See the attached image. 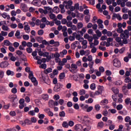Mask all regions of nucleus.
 Segmentation results:
<instances>
[{"instance_id": "7ed1b4c3", "label": "nucleus", "mask_w": 131, "mask_h": 131, "mask_svg": "<svg viewBox=\"0 0 131 131\" xmlns=\"http://www.w3.org/2000/svg\"><path fill=\"white\" fill-rule=\"evenodd\" d=\"M81 120L86 124H90L91 119L89 117L84 116L81 118Z\"/></svg>"}, {"instance_id": "dca6fc26", "label": "nucleus", "mask_w": 131, "mask_h": 131, "mask_svg": "<svg viewBox=\"0 0 131 131\" xmlns=\"http://www.w3.org/2000/svg\"><path fill=\"white\" fill-rule=\"evenodd\" d=\"M53 13H56V14H58V13H60V8L58 7V6L55 7L53 10Z\"/></svg>"}, {"instance_id": "bb28decb", "label": "nucleus", "mask_w": 131, "mask_h": 131, "mask_svg": "<svg viewBox=\"0 0 131 131\" xmlns=\"http://www.w3.org/2000/svg\"><path fill=\"white\" fill-rule=\"evenodd\" d=\"M36 39L38 42H39V43H41L43 40L42 39H43V38L42 37L38 36L36 37Z\"/></svg>"}, {"instance_id": "f704fd0d", "label": "nucleus", "mask_w": 131, "mask_h": 131, "mask_svg": "<svg viewBox=\"0 0 131 131\" xmlns=\"http://www.w3.org/2000/svg\"><path fill=\"white\" fill-rule=\"evenodd\" d=\"M80 96H83V95H85V90L82 89L79 91Z\"/></svg>"}, {"instance_id": "a19ab883", "label": "nucleus", "mask_w": 131, "mask_h": 131, "mask_svg": "<svg viewBox=\"0 0 131 131\" xmlns=\"http://www.w3.org/2000/svg\"><path fill=\"white\" fill-rule=\"evenodd\" d=\"M112 98L114 102H116L117 101V95L116 94L113 95Z\"/></svg>"}, {"instance_id": "3c124183", "label": "nucleus", "mask_w": 131, "mask_h": 131, "mask_svg": "<svg viewBox=\"0 0 131 131\" xmlns=\"http://www.w3.org/2000/svg\"><path fill=\"white\" fill-rule=\"evenodd\" d=\"M31 79L32 82H37V80H36V78L34 77H32L31 78H29Z\"/></svg>"}, {"instance_id": "f257e3e1", "label": "nucleus", "mask_w": 131, "mask_h": 131, "mask_svg": "<svg viewBox=\"0 0 131 131\" xmlns=\"http://www.w3.org/2000/svg\"><path fill=\"white\" fill-rule=\"evenodd\" d=\"M48 104H49V106L50 107V108H54V106H58L59 105L58 101H54L53 100H49Z\"/></svg>"}, {"instance_id": "58836bf2", "label": "nucleus", "mask_w": 131, "mask_h": 131, "mask_svg": "<svg viewBox=\"0 0 131 131\" xmlns=\"http://www.w3.org/2000/svg\"><path fill=\"white\" fill-rule=\"evenodd\" d=\"M124 33L126 35V38H128V35L129 34V32H128V31L127 30H125L124 31Z\"/></svg>"}, {"instance_id": "c756f323", "label": "nucleus", "mask_w": 131, "mask_h": 131, "mask_svg": "<svg viewBox=\"0 0 131 131\" xmlns=\"http://www.w3.org/2000/svg\"><path fill=\"white\" fill-rule=\"evenodd\" d=\"M59 115L60 117H65L66 114L65 113V112L62 111V112H59Z\"/></svg>"}, {"instance_id": "e433bc0d", "label": "nucleus", "mask_w": 131, "mask_h": 131, "mask_svg": "<svg viewBox=\"0 0 131 131\" xmlns=\"http://www.w3.org/2000/svg\"><path fill=\"white\" fill-rule=\"evenodd\" d=\"M130 102V98L128 97L125 99V103L126 105H129Z\"/></svg>"}, {"instance_id": "f3484780", "label": "nucleus", "mask_w": 131, "mask_h": 131, "mask_svg": "<svg viewBox=\"0 0 131 131\" xmlns=\"http://www.w3.org/2000/svg\"><path fill=\"white\" fill-rule=\"evenodd\" d=\"M24 30L27 33H29V32H30V27H29V25H25L24 27Z\"/></svg>"}, {"instance_id": "cd10ccee", "label": "nucleus", "mask_w": 131, "mask_h": 131, "mask_svg": "<svg viewBox=\"0 0 131 131\" xmlns=\"http://www.w3.org/2000/svg\"><path fill=\"white\" fill-rule=\"evenodd\" d=\"M112 90L113 92H114L115 95H118V94H119V90L118 89L112 88Z\"/></svg>"}, {"instance_id": "0e129e2a", "label": "nucleus", "mask_w": 131, "mask_h": 131, "mask_svg": "<svg viewBox=\"0 0 131 131\" xmlns=\"http://www.w3.org/2000/svg\"><path fill=\"white\" fill-rule=\"evenodd\" d=\"M31 77H33V72L30 71L29 72V78H31Z\"/></svg>"}, {"instance_id": "de8ad7c7", "label": "nucleus", "mask_w": 131, "mask_h": 131, "mask_svg": "<svg viewBox=\"0 0 131 131\" xmlns=\"http://www.w3.org/2000/svg\"><path fill=\"white\" fill-rule=\"evenodd\" d=\"M100 108H101V106L99 104H96L95 105V108L96 111H100Z\"/></svg>"}, {"instance_id": "6e6d98bb", "label": "nucleus", "mask_w": 131, "mask_h": 131, "mask_svg": "<svg viewBox=\"0 0 131 131\" xmlns=\"http://www.w3.org/2000/svg\"><path fill=\"white\" fill-rule=\"evenodd\" d=\"M69 126L72 127L74 125V122L73 121H70L68 123Z\"/></svg>"}, {"instance_id": "09e8293b", "label": "nucleus", "mask_w": 131, "mask_h": 131, "mask_svg": "<svg viewBox=\"0 0 131 131\" xmlns=\"http://www.w3.org/2000/svg\"><path fill=\"white\" fill-rule=\"evenodd\" d=\"M44 33L43 30L41 29L38 31V34L40 36L43 35Z\"/></svg>"}, {"instance_id": "a18cd8bd", "label": "nucleus", "mask_w": 131, "mask_h": 131, "mask_svg": "<svg viewBox=\"0 0 131 131\" xmlns=\"http://www.w3.org/2000/svg\"><path fill=\"white\" fill-rule=\"evenodd\" d=\"M96 33L98 37H101V36H102V33L99 30L96 31Z\"/></svg>"}, {"instance_id": "4be33fe9", "label": "nucleus", "mask_w": 131, "mask_h": 131, "mask_svg": "<svg viewBox=\"0 0 131 131\" xmlns=\"http://www.w3.org/2000/svg\"><path fill=\"white\" fill-rule=\"evenodd\" d=\"M108 101L107 99H104L101 101L100 104L104 106L105 105H107V104H108Z\"/></svg>"}, {"instance_id": "72a5a7b5", "label": "nucleus", "mask_w": 131, "mask_h": 131, "mask_svg": "<svg viewBox=\"0 0 131 131\" xmlns=\"http://www.w3.org/2000/svg\"><path fill=\"white\" fill-rule=\"evenodd\" d=\"M90 89L91 90H92V91L96 90V84H95V83L91 84L90 85Z\"/></svg>"}, {"instance_id": "f8f14e48", "label": "nucleus", "mask_w": 131, "mask_h": 131, "mask_svg": "<svg viewBox=\"0 0 131 131\" xmlns=\"http://www.w3.org/2000/svg\"><path fill=\"white\" fill-rule=\"evenodd\" d=\"M65 4H67L68 5L70 6V7H71L72 5L73 4V1L72 0H69L68 1H64L63 2V5H65Z\"/></svg>"}, {"instance_id": "a878e982", "label": "nucleus", "mask_w": 131, "mask_h": 131, "mask_svg": "<svg viewBox=\"0 0 131 131\" xmlns=\"http://www.w3.org/2000/svg\"><path fill=\"white\" fill-rule=\"evenodd\" d=\"M19 58H20L22 61H24L25 62L27 61V59H26V56L24 54H23L21 56H19Z\"/></svg>"}, {"instance_id": "c03bdc74", "label": "nucleus", "mask_w": 131, "mask_h": 131, "mask_svg": "<svg viewBox=\"0 0 131 131\" xmlns=\"http://www.w3.org/2000/svg\"><path fill=\"white\" fill-rule=\"evenodd\" d=\"M27 52L28 53V54H31L32 52V48L31 47H29L26 49Z\"/></svg>"}, {"instance_id": "4468645a", "label": "nucleus", "mask_w": 131, "mask_h": 131, "mask_svg": "<svg viewBox=\"0 0 131 131\" xmlns=\"http://www.w3.org/2000/svg\"><path fill=\"white\" fill-rule=\"evenodd\" d=\"M53 72V69L52 68H48L44 71L45 74H49Z\"/></svg>"}, {"instance_id": "864d4df0", "label": "nucleus", "mask_w": 131, "mask_h": 131, "mask_svg": "<svg viewBox=\"0 0 131 131\" xmlns=\"http://www.w3.org/2000/svg\"><path fill=\"white\" fill-rule=\"evenodd\" d=\"M28 114L32 116H34V115H35V112L33 110L29 112Z\"/></svg>"}, {"instance_id": "603ef678", "label": "nucleus", "mask_w": 131, "mask_h": 131, "mask_svg": "<svg viewBox=\"0 0 131 131\" xmlns=\"http://www.w3.org/2000/svg\"><path fill=\"white\" fill-rule=\"evenodd\" d=\"M23 38L25 40H28L29 39V35H24Z\"/></svg>"}, {"instance_id": "39448f33", "label": "nucleus", "mask_w": 131, "mask_h": 131, "mask_svg": "<svg viewBox=\"0 0 131 131\" xmlns=\"http://www.w3.org/2000/svg\"><path fill=\"white\" fill-rule=\"evenodd\" d=\"M74 128L75 131H82V128H83V127H82V125L77 124L74 126Z\"/></svg>"}, {"instance_id": "e2e57ef3", "label": "nucleus", "mask_w": 131, "mask_h": 131, "mask_svg": "<svg viewBox=\"0 0 131 131\" xmlns=\"http://www.w3.org/2000/svg\"><path fill=\"white\" fill-rule=\"evenodd\" d=\"M72 21H68L67 23V26L68 27H71L72 26Z\"/></svg>"}, {"instance_id": "c9c22d12", "label": "nucleus", "mask_w": 131, "mask_h": 131, "mask_svg": "<svg viewBox=\"0 0 131 131\" xmlns=\"http://www.w3.org/2000/svg\"><path fill=\"white\" fill-rule=\"evenodd\" d=\"M53 99H54V100H56V101H58V100L60 99V96L58 94H55L53 96Z\"/></svg>"}, {"instance_id": "f03ea898", "label": "nucleus", "mask_w": 131, "mask_h": 131, "mask_svg": "<svg viewBox=\"0 0 131 131\" xmlns=\"http://www.w3.org/2000/svg\"><path fill=\"white\" fill-rule=\"evenodd\" d=\"M113 65L115 67H117V68H119L121 66V63H120V61L118 60L117 58H115L114 59L113 61Z\"/></svg>"}, {"instance_id": "7c9ffc66", "label": "nucleus", "mask_w": 131, "mask_h": 131, "mask_svg": "<svg viewBox=\"0 0 131 131\" xmlns=\"http://www.w3.org/2000/svg\"><path fill=\"white\" fill-rule=\"evenodd\" d=\"M103 126H104V122H100L98 123V127H99V128H103Z\"/></svg>"}, {"instance_id": "13d9d810", "label": "nucleus", "mask_w": 131, "mask_h": 131, "mask_svg": "<svg viewBox=\"0 0 131 131\" xmlns=\"http://www.w3.org/2000/svg\"><path fill=\"white\" fill-rule=\"evenodd\" d=\"M123 19L124 20H126L128 19V15L127 14H124L122 16Z\"/></svg>"}, {"instance_id": "8fccbe9b", "label": "nucleus", "mask_w": 131, "mask_h": 131, "mask_svg": "<svg viewBox=\"0 0 131 131\" xmlns=\"http://www.w3.org/2000/svg\"><path fill=\"white\" fill-rule=\"evenodd\" d=\"M67 19L66 18H62L61 19V24L65 25V24H67Z\"/></svg>"}, {"instance_id": "9d476101", "label": "nucleus", "mask_w": 131, "mask_h": 131, "mask_svg": "<svg viewBox=\"0 0 131 131\" xmlns=\"http://www.w3.org/2000/svg\"><path fill=\"white\" fill-rule=\"evenodd\" d=\"M8 58H10V61H12V62H15L16 61V57L14 56V54L13 53L10 52L8 54Z\"/></svg>"}, {"instance_id": "5701e85b", "label": "nucleus", "mask_w": 131, "mask_h": 131, "mask_svg": "<svg viewBox=\"0 0 131 131\" xmlns=\"http://www.w3.org/2000/svg\"><path fill=\"white\" fill-rule=\"evenodd\" d=\"M44 9L46 11H48V10L49 11V13H53V9H52V8H51L49 6H47V7L45 6Z\"/></svg>"}, {"instance_id": "49530a36", "label": "nucleus", "mask_w": 131, "mask_h": 131, "mask_svg": "<svg viewBox=\"0 0 131 131\" xmlns=\"http://www.w3.org/2000/svg\"><path fill=\"white\" fill-rule=\"evenodd\" d=\"M117 110H121L122 109V108H123V106L122 105V104H118L117 106Z\"/></svg>"}, {"instance_id": "bf43d9fd", "label": "nucleus", "mask_w": 131, "mask_h": 131, "mask_svg": "<svg viewBox=\"0 0 131 131\" xmlns=\"http://www.w3.org/2000/svg\"><path fill=\"white\" fill-rule=\"evenodd\" d=\"M8 49L10 52H12V53L15 52V48L12 46H9Z\"/></svg>"}, {"instance_id": "ddd939ff", "label": "nucleus", "mask_w": 131, "mask_h": 131, "mask_svg": "<svg viewBox=\"0 0 131 131\" xmlns=\"http://www.w3.org/2000/svg\"><path fill=\"white\" fill-rule=\"evenodd\" d=\"M6 74L7 75H8V76H10V75L11 76H14V75L15 74V73H14V72L11 71L10 70H8L6 71Z\"/></svg>"}, {"instance_id": "4d7b16f0", "label": "nucleus", "mask_w": 131, "mask_h": 131, "mask_svg": "<svg viewBox=\"0 0 131 131\" xmlns=\"http://www.w3.org/2000/svg\"><path fill=\"white\" fill-rule=\"evenodd\" d=\"M39 68H42V69H46L47 68V64L43 63L39 66Z\"/></svg>"}, {"instance_id": "473e14b6", "label": "nucleus", "mask_w": 131, "mask_h": 131, "mask_svg": "<svg viewBox=\"0 0 131 131\" xmlns=\"http://www.w3.org/2000/svg\"><path fill=\"white\" fill-rule=\"evenodd\" d=\"M59 79H64L65 77V73H61L59 74Z\"/></svg>"}, {"instance_id": "052dcab7", "label": "nucleus", "mask_w": 131, "mask_h": 131, "mask_svg": "<svg viewBox=\"0 0 131 131\" xmlns=\"http://www.w3.org/2000/svg\"><path fill=\"white\" fill-rule=\"evenodd\" d=\"M94 66V61H90L88 66L90 67V68L92 69L93 68V66Z\"/></svg>"}, {"instance_id": "4c0bfd02", "label": "nucleus", "mask_w": 131, "mask_h": 131, "mask_svg": "<svg viewBox=\"0 0 131 131\" xmlns=\"http://www.w3.org/2000/svg\"><path fill=\"white\" fill-rule=\"evenodd\" d=\"M10 99H13V103H14V101H15V100H16V99H17V96L15 95H12L9 97Z\"/></svg>"}, {"instance_id": "1a4fd4ad", "label": "nucleus", "mask_w": 131, "mask_h": 131, "mask_svg": "<svg viewBox=\"0 0 131 131\" xmlns=\"http://www.w3.org/2000/svg\"><path fill=\"white\" fill-rule=\"evenodd\" d=\"M21 130V127L19 125L15 126V127L13 128L7 129V131H20Z\"/></svg>"}, {"instance_id": "79ce46f5", "label": "nucleus", "mask_w": 131, "mask_h": 131, "mask_svg": "<svg viewBox=\"0 0 131 131\" xmlns=\"http://www.w3.org/2000/svg\"><path fill=\"white\" fill-rule=\"evenodd\" d=\"M76 39H78V40H80V39H81L82 40H83V39H84L83 37L80 38V34H76Z\"/></svg>"}, {"instance_id": "b1692460", "label": "nucleus", "mask_w": 131, "mask_h": 131, "mask_svg": "<svg viewBox=\"0 0 131 131\" xmlns=\"http://www.w3.org/2000/svg\"><path fill=\"white\" fill-rule=\"evenodd\" d=\"M62 125V127H64L65 128H68V127H69V124L66 121L63 122Z\"/></svg>"}, {"instance_id": "ea45409f", "label": "nucleus", "mask_w": 131, "mask_h": 131, "mask_svg": "<svg viewBox=\"0 0 131 131\" xmlns=\"http://www.w3.org/2000/svg\"><path fill=\"white\" fill-rule=\"evenodd\" d=\"M94 102V99L92 98H89L88 100H85V103H89V104H92Z\"/></svg>"}, {"instance_id": "5fc2aeb1", "label": "nucleus", "mask_w": 131, "mask_h": 131, "mask_svg": "<svg viewBox=\"0 0 131 131\" xmlns=\"http://www.w3.org/2000/svg\"><path fill=\"white\" fill-rule=\"evenodd\" d=\"M99 72H101V73H103L105 72V69H104V67H100L99 68Z\"/></svg>"}, {"instance_id": "2eb2a0df", "label": "nucleus", "mask_w": 131, "mask_h": 131, "mask_svg": "<svg viewBox=\"0 0 131 131\" xmlns=\"http://www.w3.org/2000/svg\"><path fill=\"white\" fill-rule=\"evenodd\" d=\"M38 12H39L40 14H45V15H47V14H48V11L46 10V9L43 10L42 8H39Z\"/></svg>"}, {"instance_id": "9b49d317", "label": "nucleus", "mask_w": 131, "mask_h": 131, "mask_svg": "<svg viewBox=\"0 0 131 131\" xmlns=\"http://www.w3.org/2000/svg\"><path fill=\"white\" fill-rule=\"evenodd\" d=\"M1 15L2 16L3 18H4V19H6V18H7V20H10V19H11L10 16L6 12H4L2 14L1 13Z\"/></svg>"}, {"instance_id": "412c9836", "label": "nucleus", "mask_w": 131, "mask_h": 131, "mask_svg": "<svg viewBox=\"0 0 131 131\" xmlns=\"http://www.w3.org/2000/svg\"><path fill=\"white\" fill-rule=\"evenodd\" d=\"M41 98L44 100V101H48L49 100V95L48 94H42L41 95Z\"/></svg>"}, {"instance_id": "338daca9", "label": "nucleus", "mask_w": 131, "mask_h": 131, "mask_svg": "<svg viewBox=\"0 0 131 131\" xmlns=\"http://www.w3.org/2000/svg\"><path fill=\"white\" fill-rule=\"evenodd\" d=\"M124 81L125 82H131V79L130 77H126L124 79Z\"/></svg>"}, {"instance_id": "6e6552de", "label": "nucleus", "mask_w": 131, "mask_h": 131, "mask_svg": "<svg viewBox=\"0 0 131 131\" xmlns=\"http://www.w3.org/2000/svg\"><path fill=\"white\" fill-rule=\"evenodd\" d=\"M32 4L34 6H36V7H40L41 6L40 0H33Z\"/></svg>"}, {"instance_id": "c85d7f7f", "label": "nucleus", "mask_w": 131, "mask_h": 131, "mask_svg": "<svg viewBox=\"0 0 131 131\" xmlns=\"http://www.w3.org/2000/svg\"><path fill=\"white\" fill-rule=\"evenodd\" d=\"M124 45H126V43H127V39H126V38H124L123 39V42H120V46H123Z\"/></svg>"}, {"instance_id": "aec40b11", "label": "nucleus", "mask_w": 131, "mask_h": 131, "mask_svg": "<svg viewBox=\"0 0 131 131\" xmlns=\"http://www.w3.org/2000/svg\"><path fill=\"white\" fill-rule=\"evenodd\" d=\"M122 92L125 94L126 95L127 94V92H128V90L127 89V87L126 85H124L122 87Z\"/></svg>"}, {"instance_id": "69168bd1", "label": "nucleus", "mask_w": 131, "mask_h": 131, "mask_svg": "<svg viewBox=\"0 0 131 131\" xmlns=\"http://www.w3.org/2000/svg\"><path fill=\"white\" fill-rule=\"evenodd\" d=\"M106 41L107 42H108L110 43V42H112V41H113V38L108 37L106 39Z\"/></svg>"}, {"instance_id": "20e7f679", "label": "nucleus", "mask_w": 131, "mask_h": 131, "mask_svg": "<svg viewBox=\"0 0 131 131\" xmlns=\"http://www.w3.org/2000/svg\"><path fill=\"white\" fill-rule=\"evenodd\" d=\"M9 65H10V63L8 61H2L0 63V67L2 69L7 68Z\"/></svg>"}, {"instance_id": "393cba45", "label": "nucleus", "mask_w": 131, "mask_h": 131, "mask_svg": "<svg viewBox=\"0 0 131 131\" xmlns=\"http://www.w3.org/2000/svg\"><path fill=\"white\" fill-rule=\"evenodd\" d=\"M82 27H83V24H82V23H78L77 24V28H78V29H81Z\"/></svg>"}, {"instance_id": "a211bd4d", "label": "nucleus", "mask_w": 131, "mask_h": 131, "mask_svg": "<svg viewBox=\"0 0 131 131\" xmlns=\"http://www.w3.org/2000/svg\"><path fill=\"white\" fill-rule=\"evenodd\" d=\"M54 84H56L54 88V91L55 92H59L60 91V86L59 85L57 84V82H54Z\"/></svg>"}, {"instance_id": "6ab92c4d", "label": "nucleus", "mask_w": 131, "mask_h": 131, "mask_svg": "<svg viewBox=\"0 0 131 131\" xmlns=\"http://www.w3.org/2000/svg\"><path fill=\"white\" fill-rule=\"evenodd\" d=\"M5 46L9 47V46H13V43H11L9 40H5L4 41Z\"/></svg>"}, {"instance_id": "423d86ee", "label": "nucleus", "mask_w": 131, "mask_h": 131, "mask_svg": "<svg viewBox=\"0 0 131 131\" xmlns=\"http://www.w3.org/2000/svg\"><path fill=\"white\" fill-rule=\"evenodd\" d=\"M20 9L23 12H26L28 11V8L27 7V5L24 3H21L20 4Z\"/></svg>"}, {"instance_id": "37998d69", "label": "nucleus", "mask_w": 131, "mask_h": 131, "mask_svg": "<svg viewBox=\"0 0 131 131\" xmlns=\"http://www.w3.org/2000/svg\"><path fill=\"white\" fill-rule=\"evenodd\" d=\"M17 92L18 90L16 88H14L11 89V93H12V94H17Z\"/></svg>"}, {"instance_id": "0eeeda50", "label": "nucleus", "mask_w": 131, "mask_h": 131, "mask_svg": "<svg viewBox=\"0 0 131 131\" xmlns=\"http://www.w3.org/2000/svg\"><path fill=\"white\" fill-rule=\"evenodd\" d=\"M86 109V112H91V111H93V109H94V107L92 106H89L88 105H85L83 107V110H84L85 111Z\"/></svg>"}, {"instance_id": "2f4dec72", "label": "nucleus", "mask_w": 131, "mask_h": 131, "mask_svg": "<svg viewBox=\"0 0 131 131\" xmlns=\"http://www.w3.org/2000/svg\"><path fill=\"white\" fill-rule=\"evenodd\" d=\"M2 29H3V30H4L5 31H8V30H9V27H8V26L3 25L2 27Z\"/></svg>"}, {"instance_id": "774afa93", "label": "nucleus", "mask_w": 131, "mask_h": 131, "mask_svg": "<svg viewBox=\"0 0 131 131\" xmlns=\"http://www.w3.org/2000/svg\"><path fill=\"white\" fill-rule=\"evenodd\" d=\"M91 128H92V127H91V126H88L84 128L83 131H89V130H91Z\"/></svg>"}, {"instance_id": "680f3d73", "label": "nucleus", "mask_w": 131, "mask_h": 131, "mask_svg": "<svg viewBox=\"0 0 131 131\" xmlns=\"http://www.w3.org/2000/svg\"><path fill=\"white\" fill-rule=\"evenodd\" d=\"M25 121L26 122V124L29 125V124H31V123H32V122H31V120H28V119L25 120Z\"/></svg>"}]
</instances>
